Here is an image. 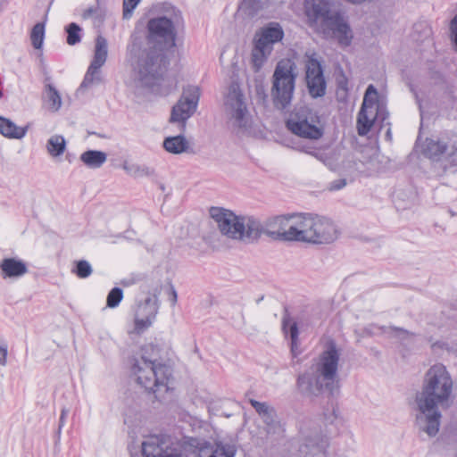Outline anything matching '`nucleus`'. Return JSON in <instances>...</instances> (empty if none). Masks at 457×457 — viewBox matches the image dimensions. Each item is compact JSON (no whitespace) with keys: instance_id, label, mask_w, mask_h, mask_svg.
I'll list each match as a JSON object with an SVG mask.
<instances>
[{"instance_id":"1","label":"nucleus","mask_w":457,"mask_h":457,"mask_svg":"<svg viewBox=\"0 0 457 457\" xmlns=\"http://www.w3.org/2000/svg\"><path fill=\"white\" fill-rule=\"evenodd\" d=\"M145 38L133 33L128 46L131 59H136L135 71L141 86L154 87L160 84L170 65L168 54L176 47L177 30L166 16L148 20Z\"/></svg>"},{"instance_id":"2","label":"nucleus","mask_w":457,"mask_h":457,"mask_svg":"<svg viewBox=\"0 0 457 457\" xmlns=\"http://www.w3.org/2000/svg\"><path fill=\"white\" fill-rule=\"evenodd\" d=\"M452 391L453 379L446 368L440 363L431 366L425 374L421 391L415 397L419 430L430 437L436 436L442 417L438 405L448 401Z\"/></svg>"},{"instance_id":"3","label":"nucleus","mask_w":457,"mask_h":457,"mask_svg":"<svg viewBox=\"0 0 457 457\" xmlns=\"http://www.w3.org/2000/svg\"><path fill=\"white\" fill-rule=\"evenodd\" d=\"M303 12L308 26L322 38L337 40L342 47L351 46L353 32L336 0H304Z\"/></svg>"},{"instance_id":"4","label":"nucleus","mask_w":457,"mask_h":457,"mask_svg":"<svg viewBox=\"0 0 457 457\" xmlns=\"http://www.w3.org/2000/svg\"><path fill=\"white\" fill-rule=\"evenodd\" d=\"M339 357L337 344L330 340L319 357L316 372L304 371L298 375L296 386L300 393L308 396H319L328 392L329 395H334L338 388Z\"/></svg>"},{"instance_id":"5","label":"nucleus","mask_w":457,"mask_h":457,"mask_svg":"<svg viewBox=\"0 0 457 457\" xmlns=\"http://www.w3.org/2000/svg\"><path fill=\"white\" fill-rule=\"evenodd\" d=\"M298 68L292 58H283L276 64L271 77L270 96L276 109L283 111L290 106L295 89Z\"/></svg>"},{"instance_id":"6","label":"nucleus","mask_w":457,"mask_h":457,"mask_svg":"<svg viewBox=\"0 0 457 457\" xmlns=\"http://www.w3.org/2000/svg\"><path fill=\"white\" fill-rule=\"evenodd\" d=\"M296 242L314 245L330 244L338 237L334 222L322 216L299 213Z\"/></svg>"},{"instance_id":"7","label":"nucleus","mask_w":457,"mask_h":457,"mask_svg":"<svg viewBox=\"0 0 457 457\" xmlns=\"http://www.w3.org/2000/svg\"><path fill=\"white\" fill-rule=\"evenodd\" d=\"M132 371L137 376V381L146 391L152 392L155 399L161 400L160 393L168 391V381L171 376L170 369L165 365L141 357L136 360Z\"/></svg>"},{"instance_id":"8","label":"nucleus","mask_w":457,"mask_h":457,"mask_svg":"<svg viewBox=\"0 0 457 457\" xmlns=\"http://www.w3.org/2000/svg\"><path fill=\"white\" fill-rule=\"evenodd\" d=\"M286 125L293 134L303 138L319 139L324 133L320 115L308 106L295 107Z\"/></svg>"},{"instance_id":"9","label":"nucleus","mask_w":457,"mask_h":457,"mask_svg":"<svg viewBox=\"0 0 457 457\" xmlns=\"http://www.w3.org/2000/svg\"><path fill=\"white\" fill-rule=\"evenodd\" d=\"M304 59V82L307 92L312 99L321 98L327 94L328 87L322 58L314 51H307Z\"/></svg>"},{"instance_id":"10","label":"nucleus","mask_w":457,"mask_h":457,"mask_svg":"<svg viewBox=\"0 0 457 457\" xmlns=\"http://www.w3.org/2000/svg\"><path fill=\"white\" fill-rule=\"evenodd\" d=\"M200 99V88L188 85L183 87L182 95L172 107L170 122L178 123L180 132H184L187 120L195 112Z\"/></svg>"},{"instance_id":"11","label":"nucleus","mask_w":457,"mask_h":457,"mask_svg":"<svg viewBox=\"0 0 457 457\" xmlns=\"http://www.w3.org/2000/svg\"><path fill=\"white\" fill-rule=\"evenodd\" d=\"M298 214L278 215L265 220V235L277 241L296 242Z\"/></svg>"},{"instance_id":"12","label":"nucleus","mask_w":457,"mask_h":457,"mask_svg":"<svg viewBox=\"0 0 457 457\" xmlns=\"http://www.w3.org/2000/svg\"><path fill=\"white\" fill-rule=\"evenodd\" d=\"M283 37L284 31L278 23H271L263 28L259 37L254 41L252 54L254 65H262L273 51L274 44L281 41Z\"/></svg>"},{"instance_id":"13","label":"nucleus","mask_w":457,"mask_h":457,"mask_svg":"<svg viewBox=\"0 0 457 457\" xmlns=\"http://www.w3.org/2000/svg\"><path fill=\"white\" fill-rule=\"evenodd\" d=\"M378 91L370 85L365 92L361 110L357 116V131L360 136H366L378 118L379 104L377 101Z\"/></svg>"},{"instance_id":"14","label":"nucleus","mask_w":457,"mask_h":457,"mask_svg":"<svg viewBox=\"0 0 457 457\" xmlns=\"http://www.w3.org/2000/svg\"><path fill=\"white\" fill-rule=\"evenodd\" d=\"M143 457H188L185 449L178 443L150 436L141 444Z\"/></svg>"},{"instance_id":"15","label":"nucleus","mask_w":457,"mask_h":457,"mask_svg":"<svg viewBox=\"0 0 457 457\" xmlns=\"http://www.w3.org/2000/svg\"><path fill=\"white\" fill-rule=\"evenodd\" d=\"M210 215L217 223L220 233L228 238L239 240L243 237L242 216L222 207H212Z\"/></svg>"},{"instance_id":"16","label":"nucleus","mask_w":457,"mask_h":457,"mask_svg":"<svg viewBox=\"0 0 457 457\" xmlns=\"http://www.w3.org/2000/svg\"><path fill=\"white\" fill-rule=\"evenodd\" d=\"M225 105L235 126L246 129L249 127V117L244 95L238 85L232 84L228 88Z\"/></svg>"},{"instance_id":"17","label":"nucleus","mask_w":457,"mask_h":457,"mask_svg":"<svg viewBox=\"0 0 457 457\" xmlns=\"http://www.w3.org/2000/svg\"><path fill=\"white\" fill-rule=\"evenodd\" d=\"M107 54V40L103 36L98 35L96 38L93 60L87 69L80 87H88L93 83H99L101 81L99 70L105 63Z\"/></svg>"},{"instance_id":"18","label":"nucleus","mask_w":457,"mask_h":457,"mask_svg":"<svg viewBox=\"0 0 457 457\" xmlns=\"http://www.w3.org/2000/svg\"><path fill=\"white\" fill-rule=\"evenodd\" d=\"M423 152L429 159L438 161L445 154H447L449 156L456 154L457 143L449 147L447 143L443 140L427 138Z\"/></svg>"},{"instance_id":"19","label":"nucleus","mask_w":457,"mask_h":457,"mask_svg":"<svg viewBox=\"0 0 457 457\" xmlns=\"http://www.w3.org/2000/svg\"><path fill=\"white\" fill-rule=\"evenodd\" d=\"M244 225L243 237L241 241L253 242L257 241L262 235H265V220L262 221L253 216H242Z\"/></svg>"},{"instance_id":"20","label":"nucleus","mask_w":457,"mask_h":457,"mask_svg":"<svg viewBox=\"0 0 457 457\" xmlns=\"http://www.w3.org/2000/svg\"><path fill=\"white\" fill-rule=\"evenodd\" d=\"M249 403L269 428L275 429L278 426V414L273 406L266 402H259L254 399H249Z\"/></svg>"},{"instance_id":"21","label":"nucleus","mask_w":457,"mask_h":457,"mask_svg":"<svg viewBox=\"0 0 457 457\" xmlns=\"http://www.w3.org/2000/svg\"><path fill=\"white\" fill-rule=\"evenodd\" d=\"M237 447L235 445L217 442L214 445L205 443L199 450V457H235Z\"/></svg>"},{"instance_id":"22","label":"nucleus","mask_w":457,"mask_h":457,"mask_svg":"<svg viewBox=\"0 0 457 457\" xmlns=\"http://www.w3.org/2000/svg\"><path fill=\"white\" fill-rule=\"evenodd\" d=\"M282 330L286 336H289L291 353L294 357H296L300 353L298 342L299 329L297 322L291 318L287 308H285L282 316Z\"/></svg>"},{"instance_id":"23","label":"nucleus","mask_w":457,"mask_h":457,"mask_svg":"<svg viewBox=\"0 0 457 457\" xmlns=\"http://www.w3.org/2000/svg\"><path fill=\"white\" fill-rule=\"evenodd\" d=\"M4 278H19L28 272L27 264L16 258H4L0 262Z\"/></svg>"},{"instance_id":"24","label":"nucleus","mask_w":457,"mask_h":457,"mask_svg":"<svg viewBox=\"0 0 457 457\" xmlns=\"http://www.w3.org/2000/svg\"><path fill=\"white\" fill-rule=\"evenodd\" d=\"M29 126L19 127L10 119L0 116V134L7 138L21 139L28 131Z\"/></svg>"},{"instance_id":"25","label":"nucleus","mask_w":457,"mask_h":457,"mask_svg":"<svg viewBox=\"0 0 457 457\" xmlns=\"http://www.w3.org/2000/svg\"><path fill=\"white\" fill-rule=\"evenodd\" d=\"M162 146L168 153L173 154L186 153L190 147L189 142L183 134L165 137Z\"/></svg>"},{"instance_id":"26","label":"nucleus","mask_w":457,"mask_h":457,"mask_svg":"<svg viewBox=\"0 0 457 457\" xmlns=\"http://www.w3.org/2000/svg\"><path fill=\"white\" fill-rule=\"evenodd\" d=\"M79 159L87 167L98 169L106 162L107 154L98 150H87L80 155Z\"/></svg>"},{"instance_id":"27","label":"nucleus","mask_w":457,"mask_h":457,"mask_svg":"<svg viewBox=\"0 0 457 457\" xmlns=\"http://www.w3.org/2000/svg\"><path fill=\"white\" fill-rule=\"evenodd\" d=\"M122 168L128 175L135 179L155 176L154 169L145 164L130 163L125 162L122 165Z\"/></svg>"},{"instance_id":"28","label":"nucleus","mask_w":457,"mask_h":457,"mask_svg":"<svg viewBox=\"0 0 457 457\" xmlns=\"http://www.w3.org/2000/svg\"><path fill=\"white\" fill-rule=\"evenodd\" d=\"M299 452L304 457H325L324 444L314 443L312 440L302 444Z\"/></svg>"},{"instance_id":"29","label":"nucleus","mask_w":457,"mask_h":457,"mask_svg":"<svg viewBox=\"0 0 457 457\" xmlns=\"http://www.w3.org/2000/svg\"><path fill=\"white\" fill-rule=\"evenodd\" d=\"M66 149L65 138L61 135L50 137L46 143V150L52 157L61 156Z\"/></svg>"},{"instance_id":"30","label":"nucleus","mask_w":457,"mask_h":457,"mask_svg":"<svg viewBox=\"0 0 457 457\" xmlns=\"http://www.w3.org/2000/svg\"><path fill=\"white\" fill-rule=\"evenodd\" d=\"M266 0H242L239 11L249 18L254 17L263 9Z\"/></svg>"},{"instance_id":"31","label":"nucleus","mask_w":457,"mask_h":457,"mask_svg":"<svg viewBox=\"0 0 457 457\" xmlns=\"http://www.w3.org/2000/svg\"><path fill=\"white\" fill-rule=\"evenodd\" d=\"M45 38V23L37 22L31 29L30 40L34 48L41 49Z\"/></svg>"},{"instance_id":"32","label":"nucleus","mask_w":457,"mask_h":457,"mask_svg":"<svg viewBox=\"0 0 457 457\" xmlns=\"http://www.w3.org/2000/svg\"><path fill=\"white\" fill-rule=\"evenodd\" d=\"M45 91L50 108L53 111H58L62 106V98L58 90L52 84H46Z\"/></svg>"},{"instance_id":"33","label":"nucleus","mask_w":457,"mask_h":457,"mask_svg":"<svg viewBox=\"0 0 457 457\" xmlns=\"http://www.w3.org/2000/svg\"><path fill=\"white\" fill-rule=\"evenodd\" d=\"M65 31L67 33V44L70 46H75L79 43L81 40V28L79 24L75 22H71L65 27Z\"/></svg>"},{"instance_id":"34","label":"nucleus","mask_w":457,"mask_h":457,"mask_svg":"<svg viewBox=\"0 0 457 457\" xmlns=\"http://www.w3.org/2000/svg\"><path fill=\"white\" fill-rule=\"evenodd\" d=\"M92 267L87 261L80 260L75 262V268L72 272L80 278H88L92 274Z\"/></svg>"},{"instance_id":"35","label":"nucleus","mask_w":457,"mask_h":457,"mask_svg":"<svg viewBox=\"0 0 457 457\" xmlns=\"http://www.w3.org/2000/svg\"><path fill=\"white\" fill-rule=\"evenodd\" d=\"M123 298V291L120 287H113L106 298V306L109 308L117 307Z\"/></svg>"},{"instance_id":"36","label":"nucleus","mask_w":457,"mask_h":457,"mask_svg":"<svg viewBox=\"0 0 457 457\" xmlns=\"http://www.w3.org/2000/svg\"><path fill=\"white\" fill-rule=\"evenodd\" d=\"M380 328L383 330L384 333L394 332L395 337L401 340L407 339L408 337L414 335L413 333H411L403 328H399V327H395V326L381 327Z\"/></svg>"},{"instance_id":"37","label":"nucleus","mask_w":457,"mask_h":457,"mask_svg":"<svg viewBox=\"0 0 457 457\" xmlns=\"http://www.w3.org/2000/svg\"><path fill=\"white\" fill-rule=\"evenodd\" d=\"M429 78L432 85L437 86L441 89H448V84L441 72L433 71L430 72Z\"/></svg>"},{"instance_id":"38","label":"nucleus","mask_w":457,"mask_h":457,"mask_svg":"<svg viewBox=\"0 0 457 457\" xmlns=\"http://www.w3.org/2000/svg\"><path fill=\"white\" fill-rule=\"evenodd\" d=\"M141 0H123V18L129 19Z\"/></svg>"},{"instance_id":"39","label":"nucleus","mask_w":457,"mask_h":457,"mask_svg":"<svg viewBox=\"0 0 457 457\" xmlns=\"http://www.w3.org/2000/svg\"><path fill=\"white\" fill-rule=\"evenodd\" d=\"M157 302H158V299H157L156 295H154L153 296H148L145 300V307L150 308L149 313L151 315H153V317H155V314L157 313V309H158Z\"/></svg>"},{"instance_id":"40","label":"nucleus","mask_w":457,"mask_h":457,"mask_svg":"<svg viewBox=\"0 0 457 457\" xmlns=\"http://www.w3.org/2000/svg\"><path fill=\"white\" fill-rule=\"evenodd\" d=\"M68 413H69V410L67 408L63 407L62 409V411H61L58 428H57V431H56V440H55V443H57L60 440L61 433H62V428L65 425V421H66V418L68 416Z\"/></svg>"},{"instance_id":"41","label":"nucleus","mask_w":457,"mask_h":457,"mask_svg":"<svg viewBox=\"0 0 457 457\" xmlns=\"http://www.w3.org/2000/svg\"><path fill=\"white\" fill-rule=\"evenodd\" d=\"M154 317L149 313V315L145 319H136L135 326L137 330H144L147 328L152 324V320Z\"/></svg>"},{"instance_id":"42","label":"nucleus","mask_w":457,"mask_h":457,"mask_svg":"<svg viewBox=\"0 0 457 457\" xmlns=\"http://www.w3.org/2000/svg\"><path fill=\"white\" fill-rule=\"evenodd\" d=\"M345 186H346V179H336V180L332 181L329 184L328 189L330 191L340 190L343 187H345Z\"/></svg>"},{"instance_id":"43","label":"nucleus","mask_w":457,"mask_h":457,"mask_svg":"<svg viewBox=\"0 0 457 457\" xmlns=\"http://www.w3.org/2000/svg\"><path fill=\"white\" fill-rule=\"evenodd\" d=\"M8 347L5 343H0V365L5 366L7 363Z\"/></svg>"},{"instance_id":"44","label":"nucleus","mask_w":457,"mask_h":457,"mask_svg":"<svg viewBox=\"0 0 457 457\" xmlns=\"http://www.w3.org/2000/svg\"><path fill=\"white\" fill-rule=\"evenodd\" d=\"M169 295H170V301L171 304L175 305L177 303L178 295H177L176 289L174 288V287L171 284L170 285Z\"/></svg>"},{"instance_id":"45","label":"nucleus","mask_w":457,"mask_h":457,"mask_svg":"<svg viewBox=\"0 0 457 457\" xmlns=\"http://www.w3.org/2000/svg\"><path fill=\"white\" fill-rule=\"evenodd\" d=\"M95 12H96V9L93 7H89L84 11L83 18H85V19L89 18Z\"/></svg>"},{"instance_id":"46","label":"nucleus","mask_w":457,"mask_h":457,"mask_svg":"<svg viewBox=\"0 0 457 457\" xmlns=\"http://www.w3.org/2000/svg\"><path fill=\"white\" fill-rule=\"evenodd\" d=\"M310 154L314 156L316 159L324 162V154L320 152H311Z\"/></svg>"},{"instance_id":"47","label":"nucleus","mask_w":457,"mask_h":457,"mask_svg":"<svg viewBox=\"0 0 457 457\" xmlns=\"http://www.w3.org/2000/svg\"><path fill=\"white\" fill-rule=\"evenodd\" d=\"M371 327H373V325H370L369 327L365 328H364V331L369 334V335H371L372 334V331H371Z\"/></svg>"},{"instance_id":"48","label":"nucleus","mask_w":457,"mask_h":457,"mask_svg":"<svg viewBox=\"0 0 457 457\" xmlns=\"http://www.w3.org/2000/svg\"><path fill=\"white\" fill-rule=\"evenodd\" d=\"M437 346L443 348L445 346V343L436 342L433 345V347Z\"/></svg>"},{"instance_id":"49","label":"nucleus","mask_w":457,"mask_h":457,"mask_svg":"<svg viewBox=\"0 0 457 457\" xmlns=\"http://www.w3.org/2000/svg\"><path fill=\"white\" fill-rule=\"evenodd\" d=\"M386 138L391 139V131H390V129H387V131L386 133Z\"/></svg>"},{"instance_id":"50","label":"nucleus","mask_w":457,"mask_h":457,"mask_svg":"<svg viewBox=\"0 0 457 457\" xmlns=\"http://www.w3.org/2000/svg\"><path fill=\"white\" fill-rule=\"evenodd\" d=\"M3 96V92L0 90V98Z\"/></svg>"}]
</instances>
